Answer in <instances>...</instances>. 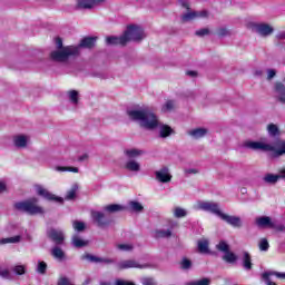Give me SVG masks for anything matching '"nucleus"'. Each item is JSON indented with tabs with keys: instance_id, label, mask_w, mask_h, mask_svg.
I'll return each instance as SVG.
<instances>
[{
	"instance_id": "obj_19",
	"label": "nucleus",
	"mask_w": 285,
	"mask_h": 285,
	"mask_svg": "<svg viewBox=\"0 0 285 285\" xmlns=\"http://www.w3.org/2000/svg\"><path fill=\"white\" fill-rule=\"evenodd\" d=\"M125 170H128L129 173H140L141 164L136 159H129L125 163Z\"/></svg>"
},
{
	"instance_id": "obj_61",
	"label": "nucleus",
	"mask_w": 285,
	"mask_h": 285,
	"mask_svg": "<svg viewBox=\"0 0 285 285\" xmlns=\"http://www.w3.org/2000/svg\"><path fill=\"white\" fill-rule=\"evenodd\" d=\"M187 75L189 77H197V72L196 71H187Z\"/></svg>"
},
{
	"instance_id": "obj_16",
	"label": "nucleus",
	"mask_w": 285,
	"mask_h": 285,
	"mask_svg": "<svg viewBox=\"0 0 285 285\" xmlns=\"http://www.w3.org/2000/svg\"><path fill=\"white\" fill-rule=\"evenodd\" d=\"M274 219L269 216H259L255 219L257 228H273Z\"/></svg>"
},
{
	"instance_id": "obj_62",
	"label": "nucleus",
	"mask_w": 285,
	"mask_h": 285,
	"mask_svg": "<svg viewBox=\"0 0 285 285\" xmlns=\"http://www.w3.org/2000/svg\"><path fill=\"white\" fill-rule=\"evenodd\" d=\"M262 75H263L262 70H256V71H255V76H256V77H262Z\"/></svg>"
},
{
	"instance_id": "obj_26",
	"label": "nucleus",
	"mask_w": 285,
	"mask_h": 285,
	"mask_svg": "<svg viewBox=\"0 0 285 285\" xmlns=\"http://www.w3.org/2000/svg\"><path fill=\"white\" fill-rule=\"evenodd\" d=\"M67 97L71 104V106H79V91L77 90H70L67 92Z\"/></svg>"
},
{
	"instance_id": "obj_4",
	"label": "nucleus",
	"mask_w": 285,
	"mask_h": 285,
	"mask_svg": "<svg viewBox=\"0 0 285 285\" xmlns=\"http://www.w3.org/2000/svg\"><path fill=\"white\" fill-rule=\"evenodd\" d=\"M56 48L58 50L52 51L50 55L53 61H68L69 57H77L79 55V47L70 46L63 48L61 38L56 39Z\"/></svg>"
},
{
	"instance_id": "obj_34",
	"label": "nucleus",
	"mask_w": 285,
	"mask_h": 285,
	"mask_svg": "<svg viewBox=\"0 0 285 285\" xmlns=\"http://www.w3.org/2000/svg\"><path fill=\"white\" fill-rule=\"evenodd\" d=\"M11 271L14 275L21 276V275H26L28 267L26 265L18 264L11 267Z\"/></svg>"
},
{
	"instance_id": "obj_27",
	"label": "nucleus",
	"mask_w": 285,
	"mask_h": 285,
	"mask_svg": "<svg viewBox=\"0 0 285 285\" xmlns=\"http://www.w3.org/2000/svg\"><path fill=\"white\" fill-rule=\"evenodd\" d=\"M128 209L131 213H141L144 210V205H141V203H139L137 200H130L128 203Z\"/></svg>"
},
{
	"instance_id": "obj_22",
	"label": "nucleus",
	"mask_w": 285,
	"mask_h": 285,
	"mask_svg": "<svg viewBox=\"0 0 285 285\" xmlns=\"http://www.w3.org/2000/svg\"><path fill=\"white\" fill-rule=\"evenodd\" d=\"M188 135L194 139H202V137H206L208 135V129L206 128H196L188 131Z\"/></svg>"
},
{
	"instance_id": "obj_50",
	"label": "nucleus",
	"mask_w": 285,
	"mask_h": 285,
	"mask_svg": "<svg viewBox=\"0 0 285 285\" xmlns=\"http://www.w3.org/2000/svg\"><path fill=\"white\" fill-rule=\"evenodd\" d=\"M196 37H208L210 35V30L208 28L199 29L195 32Z\"/></svg>"
},
{
	"instance_id": "obj_58",
	"label": "nucleus",
	"mask_w": 285,
	"mask_h": 285,
	"mask_svg": "<svg viewBox=\"0 0 285 285\" xmlns=\"http://www.w3.org/2000/svg\"><path fill=\"white\" fill-rule=\"evenodd\" d=\"M278 176V180L279 179H285V167L283 169H281L278 171V174H276Z\"/></svg>"
},
{
	"instance_id": "obj_13",
	"label": "nucleus",
	"mask_w": 285,
	"mask_h": 285,
	"mask_svg": "<svg viewBox=\"0 0 285 285\" xmlns=\"http://www.w3.org/2000/svg\"><path fill=\"white\" fill-rule=\"evenodd\" d=\"M220 219L226 222L229 226H233V228H242V218L239 216H230L223 213Z\"/></svg>"
},
{
	"instance_id": "obj_55",
	"label": "nucleus",
	"mask_w": 285,
	"mask_h": 285,
	"mask_svg": "<svg viewBox=\"0 0 285 285\" xmlns=\"http://www.w3.org/2000/svg\"><path fill=\"white\" fill-rule=\"evenodd\" d=\"M186 175H197V173H199V170L195 169V168H188L185 169Z\"/></svg>"
},
{
	"instance_id": "obj_60",
	"label": "nucleus",
	"mask_w": 285,
	"mask_h": 285,
	"mask_svg": "<svg viewBox=\"0 0 285 285\" xmlns=\"http://www.w3.org/2000/svg\"><path fill=\"white\" fill-rule=\"evenodd\" d=\"M0 193H6V183L0 181Z\"/></svg>"
},
{
	"instance_id": "obj_1",
	"label": "nucleus",
	"mask_w": 285,
	"mask_h": 285,
	"mask_svg": "<svg viewBox=\"0 0 285 285\" xmlns=\"http://www.w3.org/2000/svg\"><path fill=\"white\" fill-rule=\"evenodd\" d=\"M127 115L131 121H137L140 128H145V130H155L160 126L159 118L148 107L130 109L127 111Z\"/></svg>"
},
{
	"instance_id": "obj_12",
	"label": "nucleus",
	"mask_w": 285,
	"mask_h": 285,
	"mask_svg": "<svg viewBox=\"0 0 285 285\" xmlns=\"http://www.w3.org/2000/svg\"><path fill=\"white\" fill-rule=\"evenodd\" d=\"M117 268H119V271H126L128 268H148V265H141L135 259H127L117 263Z\"/></svg>"
},
{
	"instance_id": "obj_36",
	"label": "nucleus",
	"mask_w": 285,
	"mask_h": 285,
	"mask_svg": "<svg viewBox=\"0 0 285 285\" xmlns=\"http://www.w3.org/2000/svg\"><path fill=\"white\" fill-rule=\"evenodd\" d=\"M51 255H52V257H55L56 259H59L60 262H61V259H63V257H66L63 249H61V247H57V246L51 249Z\"/></svg>"
},
{
	"instance_id": "obj_9",
	"label": "nucleus",
	"mask_w": 285,
	"mask_h": 285,
	"mask_svg": "<svg viewBox=\"0 0 285 285\" xmlns=\"http://www.w3.org/2000/svg\"><path fill=\"white\" fill-rule=\"evenodd\" d=\"M36 193L40 197L48 199L49 202H56L57 204H63V198L55 196L52 193L48 191V189L43 188L41 185L36 186Z\"/></svg>"
},
{
	"instance_id": "obj_40",
	"label": "nucleus",
	"mask_w": 285,
	"mask_h": 285,
	"mask_svg": "<svg viewBox=\"0 0 285 285\" xmlns=\"http://www.w3.org/2000/svg\"><path fill=\"white\" fill-rule=\"evenodd\" d=\"M217 250H220V253H227L230 250V245H228V243H226V240H220L217 245H216Z\"/></svg>"
},
{
	"instance_id": "obj_33",
	"label": "nucleus",
	"mask_w": 285,
	"mask_h": 285,
	"mask_svg": "<svg viewBox=\"0 0 285 285\" xmlns=\"http://www.w3.org/2000/svg\"><path fill=\"white\" fill-rule=\"evenodd\" d=\"M19 242H21V236L17 235V236L0 239V245L19 244Z\"/></svg>"
},
{
	"instance_id": "obj_15",
	"label": "nucleus",
	"mask_w": 285,
	"mask_h": 285,
	"mask_svg": "<svg viewBox=\"0 0 285 285\" xmlns=\"http://www.w3.org/2000/svg\"><path fill=\"white\" fill-rule=\"evenodd\" d=\"M273 275L275 277H277L278 279H284L282 276L279 275H285V272H274V271H269V272H265L262 274V277L265 282L266 285H277V283L271 281V277H273Z\"/></svg>"
},
{
	"instance_id": "obj_42",
	"label": "nucleus",
	"mask_w": 285,
	"mask_h": 285,
	"mask_svg": "<svg viewBox=\"0 0 285 285\" xmlns=\"http://www.w3.org/2000/svg\"><path fill=\"white\" fill-rule=\"evenodd\" d=\"M258 248L259 250L266 253L268 248H271V245L268 244V239L261 238V240L258 242Z\"/></svg>"
},
{
	"instance_id": "obj_37",
	"label": "nucleus",
	"mask_w": 285,
	"mask_h": 285,
	"mask_svg": "<svg viewBox=\"0 0 285 285\" xmlns=\"http://www.w3.org/2000/svg\"><path fill=\"white\" fill-rule=\"evenodd\" d=\"M223 259L224 262H227V264H234V262H237V255L229 249L228 252H225Z\"/></svg>"
},
{
	"instance_id": "obj_24",
	"label": "nucleus",
	"mask_w": 285,
	"mask_h": 285,
	"mask_svg": "<svg viewBox=\"0 0 285 285\" xmlns=\"http://www.w3.org/2000/svg\"><path fill=\"white\" fill-rule=\"evenodd\" d=\"M86 259H88L89 262H95L96 264H115V261L112 258L97 257L92 255H87Z\"/></svg>"
},
{
	"instance_id": "obj_48",
	"label": "nucleus",
	"mask_w": 285,
	"mask_h": 285,
	"mask_svg": "<svg viewBox=\"0 0 285 285\" xmlns=\"http://www.w3.org/2000/svg\"><path fill=\"white\" fill-rule=\"evenodd\" d=\"M267 130H268V135H271L272 137L279 135V128H277L276 125H273V124L268 125Z\"/></svg>"
},
{
	"instance_id": "obj_10",
	"label": "nucleus",
	"mask_w": 285,
	"mask_h": 285,
	"mask_svg": "<svg viewBox=\"0 0 285 285\" xmlns=\"http://www.w3.org/2000/svg\"><path fill=\"white\" fill-rule=\"evenodd\" d=\"M156 181L159 184H169L173 181V175L170 174V169L168 167H161L160 169L155 171Z\"/></svg>"
},
{
	"instance_id": "obj_63",
	"label": "nucleus",
	"mask_w": 285,
	"mask_h": 285,
	"mask_svg": "<svg viewBox=\"0 0 285 285\" xmlns=\"http://www.w3.org/2000/svg\"><path fill=\"white\" fill-rule=\"evenodd\" d=\"M100 285H110V283H108V282H102V283H100Z\"/></svg>"
},
{
	"instance_id": "obj_8",
	"label": "nucleus",
	"mask_w": 285,
	"mask_h": 285,
	"mask_svg": "<svg viewBox=\"0 0 285 285\" xmlns=\"http://www.w3.org/2000/svg\"><path fill=\"white\" fill-rule=\"evenodd\" d=\"M253 32H256L261 37H271L275 29L268 23H252Z\"/></svg>"
},
{
	"instance_id": "obj_47",
	"label": "nucleus",
	"mask_w": 285,
	"mask_h": 285,
	"mask_svg": "<svg viewBox=\"0 0 285 285\" xmlns=\"http://www.w3.org/2000/svg\"><path fill=\"white\" fill-rule=\"evenodd\" d=\"M72 227L78 233H81V230H86V224L83 222L75 220L72 223Z\"/></svg>"
},
{
	"instance_id": "obj_28",
	"label": "nucleus",
	"mask_w": 285,
	"mask_h": 285,
	"mask_svg": "<svg viewBox=\"0 0 285 285\" xmlns=\"http://www.w3.org/2000/svg\"><path fill=\"white\" fill-rule=\"evenodd\" d=\"M263 181L265 184H269V185H275L277 184V181H279V176H277V174H265L263 177Z\"/></svg>"
},
{
	"instance_id": "obj_38",
	"label": "nucleus",
	"mask_w": 285,
	"mask_h": 285,
	"mask_svg": "<svg viewBox=\"0 0 285 285\" xmlns=\"http://www.w3.org/2000/svg\"><path fill=\"white\" fill-rule=\"evenodd\" d=\"M48 271V264L43 261H39L36 267V272L39 273V275H46V272Z\"/></svg>"
},
{
	"instance_id": "obj_6",
	"label": "nucleus",
	"mask_w": 285,
	"mask_h": 285,
	"mask_svg": "<svg viewBox=\"0 0 285 285\" xmlns=\"http://www.w3.org/2000/svg\"><path fill=\"white\" fill-rule=\"evenodd\" d=\"M183 8H186L187 12L183 13L180 17V21L183 23H188L189 21H195V19H208V11L202 10V11H195L190 10V3L189 2H181Z\"/></svg>"
},
{
	"instance_id": "obj_31",
	"label": "nucleus",
	"mask_w": 285,
	"mask_h": 285,
	"mask_svg": "<svg viewBox=\"0 0 285 285\" xmlns=\"http://www.w3.org/2000/svg\"><path fill=\"white\" fill-rule=\"evenodd\" d=\"M243 266L245 271H250L253 268V263L250 262V254L244 252L243 254Z\"/></svg>"
},
{
	"instance_id": "obj_32",
	"label": "nucleus",
	"mask_w": 285,
	"mask_h": 285,
	"mask_svg": "<svg viewBox=\"0 0 285 285\" xmlns=\"http://www.w3.org/2000/svg\"><path fill=\"white\" fill-rule=\"evenodd\" d=\"M77 190H79V185H72L70 190L67 191L65 199H67L68 202L75 199L77 197Z\"/></svg>"
},
{
	"instance_id": "obj_44",
	"label": "nucleus",
	"mask_w": 285,
	"mask_h": 285,
	"mask_svg": "<svg viewBox=\"0 0 285 285\" xmlns=\"http://www.w3.org/2000/svg\"><path fill=\"white\" fill-rule=\"evenodd\" d=\"M188 215V212L181 207H175L174 208V217H177L178 219L181 217H186Z\"/></svg>"
},
{
	"instance_id": "obj_17",
	"label": "nucleus",
	"mask_w": 285,
	"mask_h": 285,
	"mask_svg": "<svg viewBox=\"0 0 285 285\" xmlns=\"http://www.w3.org/2000/svg\"><path fill=\"white\" fill-rule=\"evenodd\" d=\"M48 237H50V239L55 242V244H63L65 236L63 232L60 229H50L48 232Z\"/></svg>"
},
{
	"instance_id": "obj_35",
	"label": "nucleus",
	"mask_w": 285,
	"mask_h": 285,
	"mask_svg": "<svg viewBox=\"0 0 285 285\" xmlns=\"http://www.w3.org/2000/svg\"><path fill=\"white\" fill-rule=\"evenodd\" d=\"M72 245L75 248H83V246H88V240L81 239L79 236H73Z\"/></svg>"
},
{
	"instance_id": "obj_56",
	"label": "nucleus",
	"mask_w": 285,
	"mask_h": 285,
	"mask_svg": "<svg viewBox=\"0 0 285 285\" xmlns=\"http://www.w3.org/2000/svg\"><path fill=\"white\" fill-rule=\"evenodd\" d=\"M115 285H135V283L125 282L122 279H117Z\"/></svg>"
},
{
	"instance_id": "obj_2",
	"label": "nucleus",
	"mask_w": 285,
	"mask_h": 285,
	"mask_svg": "<svg viewBox=\"0 0 285 285\" xmlns=\"http://www.w3.org/2000/svg\"><path fill=\"white\" fill-rule=\"evenodd\" d=\"M146 39L144 29L137 24H130L127 27L125 33L120 37H107V46H126L128 41H142Z\"/></svg>"
},
{
	"instance_id": "obj_52",
	"label": "nucleus",
	"mask_w": 285,
	"mask_h": 285,
	"mask_svg": "<svg viewBox=\"0 0 285 285\" xmlns=\"http://www.w3.org/2000/svg\"><path fill=\"white\" fill-rule=\"evenodd\" d=\"M141 284L142 285H156L155 284V279L150 278V277H144L141 278Z\"/></svg>"
},
{
	"instance_id": "obj_43",
	"label": "nucleus",
	"mask_w": 285,
	"mask_h": 285,
	"mask_svg": "<svg viewBox=\"0 0 285 285\" xmlns=\"http://www.w3.org/2000/svg\"><path fill=\"white\" fill-rule=\"evenodd\" d=\"M175 106H176L175 101L168 100L165 102L161 110H163V112H170V111L175 110Z\"/></svg>"
},
{
	"instance_id": "obj_41",
	"label": "nucleus",
	"mask_w": 285,
	"mask_h": 285,
	"mask_svg": "<svg viewBox=\"0 0 285 285\" xmlns=\"http://www.w3.org/2000/svg\"><path fill=\"white\" fill-rule=\"evenodd\" d=\"M56 170L58 173H79L78 167H61V166H58V167H56Z\"/></svg>"
},
{
	"instance_id": "obj_54",
	"label": "nucleus",
	"mask_w": 285,
	"mask_h": 285,
	"mask_svg": "<svg viewBox=\"0 0 285 285\" xmlns=\"http://www.w3.org/2000/svg\"><path fill=\"white\" fill-rule=\"evenodd\" d=\"M275 75H277V71H275V69H268L267 70V79L271 80L275 77Z\"/></svg>"
},
{
	"instance_id": "obj_3",
	"label": "nucleus",
	"mask_w": 285,
	"mask_h": 285,
	"mask_svg": "<svg viewBox=\"0 0 285 285\" xmlns=\"http://www.w3.org/2000/svg\"><path fill=\"white\" fill-rule=\"evenodd\" d=\"M243 147L248 148L249 150L274 151L277 157H282V155H285V141L284 140L276 141L275 146L267 144L266 141L246 140L243 144Z\"/></svg>"
},
{
	"instance_id": "obj_49",
	"label": "nucleus",
	"mask_w": 285,
	"mask_h": 285,
	"mask_svg": "<svg viewBox=\"0 0 285 285\" xmlns=\"http://www.w3.org/2000/svg\"><path fill=\"white\" fill-rule=\"evenodd\" d=\"M187 285H210V278H202L187 283Z\"/></svg>"
},
{
	"instance_id": "obj_29",
	"label": "nucleus",
	"mask_w": 285,
	"mask_h": 285,
	"mask_svg": "<svg viewBox=\"0 0 285 285\" xmlns=\"http://www.w3.org/2000/svg\"><path fill=\"white\" fill-rule=\"evenodd\" d=\"M97 39L95 38H85L81 40L80 45L77 47L78 50L81 48H95Z\"/></svg>"
},
{
	"instance_id": "obj_25",
	"label": "nucleus",
	"mask_w": 285,
	"mask_h": 285,
	"mask_svg": "<svg viewBox=\"0 0 285 285\" xmlns=\"http://www.w3.org/2000/svg\"><path fill=\"white\" fill-rule=\"evenodd\" d=\"M158 128H159V135L163 139H166V137H170V135H173V128H170V126L168 125H164L160 122Z\"/></svg>"
},
{
	"instance_id": "obj_53",
	"label": "nucleus",
	"mask_w": 285,
	"mask_h": 285,
	"mask_svg": "<svg viewBox=\"0 0 285 285\" xmlns=\"http://www.w3.org/2000/svg\"><path fill=\"white\" fill-rule=\"evenodd\" d=\"M0 277H4V279H10V271L9 269H0Z\"/></svg>"
},
{
	"instance_id": "obj_45",
	"label": "nucleus",
	"mask_w": 285,
	"mask_h": 285,
	"mask_svg": "<svg viewBox=\"0 0 285 285\" xmlns=\"http://www.w3.org/2000/svg\"><path fill=\"white\" fill-rule=\"evenodd\" d=\"M117 248L122 253H130V250H132L135 246L132 244H118Z\"/></svg>"
},
{
	"instance_id": "obj_18",
	"label": "nucleus",
	"mask_w": 285,
	"mask_h": 285,
	"mask_svg": "<svg viewBox=\"0 0 285 285\" xmlns=\"http://www.w3.org/2000/svg\"><path fill=\"white\" fill-rule=\"evenodd\" d=\"M106 0H79L78 8L82 10H90L95 8V6H99V3H104Z\"/></svg>"
},
{
	"instance_id": "obj_21",
	"label": "nucleus",
	"mask_w": 285,
	"mask_h": 285,
	"mask_svg": "<svg viewBox=\"0 0 285 285\" xmlns=\"http://www.w3.org/2000/svg\"><path fill=\"white\" fill-rule=\"evenodd\" d=\"M275 97L277 101L285 105V86L282 82L275 85Z\"/></svg>"
},
{
	"instance_id": "obj_11",
	"label": "nucleus",
	"mask_w": 285,
	"mask_h": 285,
	"mask_svg": "<svg viewBox=\"0 0 285 285\" xmlns=\"http://www.w3.org/2000/svg\"><path fill=\"white\" fill-rule=\"evenodd\" d=\"M91 218L99 228H106V226L110 224V220L106 218V215L99 210H91Z\"/></svg>"
},
{
	"instance_id": "obj_59",
	"label": "nucleus",
	"mask_w": 285,
	"mask_h": 285,
	"mask_svg": "<svg viewBox=\"0 0 285 285\" xmlns=\"http://www.w3.org/2000/svg\"><path fill=\"white\" fill-rule=\"evenodd\" d=\"M88 158H89L88 154H83V155L79 156L78 160L88 161Z\"/></svg>"
},
{
	"instance_id": "obj_23",
	"label": "nucleus",
	"mask_w": 285,
	"mask_h": 285,
	"mask_svg": "<svg viewBox=\"0 0 285 285\" xmlns=\"http://www.w3.org/2000/svg\"><path fill=\"white\" fill-rule=\"evenodd\" d=\"M198 253L202 255H208L210 249L208 248V239L202 238L197 242Z\"/></svg>"
},
{
	"instance_id": "obj_46",
	"label": "nucleus",
	"mask_w": 285,
	"mask_h": 285,
	"mask_svg": "<svg viewBox=\"0 0 285 285\" xmlns=\"http://www.w3.org/2000/svg\"><path fill=\"white\" fill-rule=\"evenodd\" d=\"M272 229L276 230L277 233H285V225L274 219Z\"/></svg>"
},
{
	"instance_id": "obj_5",
	"label": "nucleus",
	"mask_w": 285,
	"mask_h": 285,
	"mask_svg": "<svg viewBox=\"0 0 285 285\" xmlns=\"http://www.w3.org/2000/svg\"><path fill=\"white\" fill-rule=\"evenodd\" d=\"M38 198H30L29 200L16 203L14 208L20 213H27V215H43V207L38 206Z\"/></svg>"
},
{
	"instance_id": "obj_64",
	"label": "nucleus",
	"mask_w": 285,
	"mask_h": 285,
	"mask_svg": "<svg viewBox=\"0 0 285 285\" xmlns=\"http://www.w3.org/2000/svg\"><path fill=\"white\" fill-rule=\"evenodd\" d=\"M89 283V281H86V284H88Z\"/></svg>"
},
{
	"instance_id": "obj_7",
	"label": "nucleus",
	"mask_w": 285,
	"mask_h": 285,
	"mask_svg": "<svg viewBox=\"0 0 285 285\" xmlns=\"http://www.w3.org/2000/svg\"><path fill=\"white\" fill-rule=\"evenodd\" d=\"M196 210H204L205 213H212L216 217H222L223 213L219 208V204L215 202H198L196 205Z\"/></svg>"
},
{
	"instance_id": "obj_30",
	"label": "nucleus",
	"mask_w": 285,
	"mask_h": 285,
	"mask_svg": "<svg viewBox=\"0 0 285 285\" xmlns=\"http://www.w3.org/2000/svg\"><path fill=\"white\" fill-rule=\"evenodd\" d=\"M171 235H173V232H170L169 229H157L154 233V237H156V239H166Z\"/></svg>"
},
{
	"instance_id": "obj_14",
	"label": "nucleus",
	"mask_w": 285,
	"mask_h": 285,
	"mask_svg": "<svg viewBox=\"0 0 285 285\" xmlns=\"http://www.w3.org/2000/svg\"><path fill=\"white\" fill-rule=\"evenodd\" d=\"M13 144L16 148H28V144H30V136L28 135H16L13 136Z\"/></svg>"
},
{
	"instance_id": "obj_51",
	"label": "nucleus",
	"mask_w": 285,
	"mask_h": 285,
	"mask_svg": "<svg viewBox=\"0 0 285 285\" xmlns=\"http://www.w3.org/2000/svg\"><path fill=\"white\" fill-rule=\"evenodd\" d=\"M180 266L184 271H188V268H190V266H193V263L190 262V259L188 258H184L180 263Z\"/></svg>"
},
{
	"instance_id": "obj_57",
	"label": "nucleus",
	"mask_w": 285,
	"mask_h": 285,
	"mask_svg": "<svg viewBox=\"0 0 285 285\" xmlns=\"http://www.w3.org/2000/svg\"><path fill=\"white\" fill-rule=\"evenodd\" d=\"M276 39L278 41H284L285 39V31H279L277 35H276Z\"/></svg>"
},
{
	"instance_id": "obj_20",
	"label": "nucleus",
	"mask_w": 285,
	"mask_h": 285,
	"mask_svg": "<svg viewBox=\"0 0 285 285\" xmlns=\"http://www.w3.org/2000/svg\"><path fill=\"white\" fill-rule=\"evenodd\" d=\"M124 155L125 157H127V159L130 160V159H137L141 157V155H145V151L137 148H127L124 150Z\"/></svg>"
},
{
	"instance_id": "obj_39",
	"label": "nucleus",
	"mask_w": 285,
	"mask_h": 285,
	"mask_svg": "<svg viewBox=\"0 0 285 285\" xmlns=\"http://www.w3.org/2000/svg\"><path fill=\"white\" fill-rule=\"evenodd\" d=\"M124 207L121 205H107L104 207V210L106 213H119V210H122Z\"/></svg>"
}]
</instances>
